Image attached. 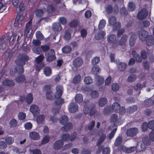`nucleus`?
<instances>
[{"mask_svg":"<svg viewBox=\"0 0 154 154\" xmlns=\"http://www.w3.org/2000/svg\"><path fill=\"white\" fill-rule=\"evenodd\" d=\"M56 92L55 94V97L57 98L55 101V104L57 105H60L64 103V99L63 98H59L62 95L63 91V87L61 86H57L56 88Z\"/></svg>","mask_w":154,"mask_h":154,"instance_id":"f257e3e1","label":"nucleus"},{"mask_svg":"<svg viewBox=\"0 0 154 154\" xmlns=\"http://www.w3.org/2000/svg\"><path fill=\"white\" fill-rule=\"evenodd\" d=\"M29 59V57L26 55L23 54H20L18 56L15 63L19 66H23L25 64V62L28 61Z\"/></svg>","mask_w":154,"mask_h":154,"instance_id":"f03ea898","label":"nucleus"},{"mask_svg":"<svg viewBox=\"0 0 154 154\" xmlns=\"http://www.w3.org/2000/svg\"><path fill=\"white\" fill-rule=\"evenodd\" d=\"M51 85H47L44 86L43 90L46 92V96L49 100H52L53 98V93L51 89Z\"/></svg>","mask_w":154,"mask_h":154,"instance_id":"7ed1b4c3","label":"nucleus"},{"mask_svg":"<svg viewBox=\"0 0 154 154\" xmlns=\"http://www.w3.org/2000/svg\"><path fill=\"white\" fill-rule=\"evenodd\" d=\"M139 131L138 129L136 128H131L127 129L126 132L127 136L135 137L137 135Z\"/></svg>","mask_w":154,"mask_h":154,"instance_id":"20e7f679","label":"nucleus"},{"mask_svg":"<svg viewBox=\"0 0 154 154\" xmlns=\"http://www.w3.org/2000/svg\"><path fill=\"white\" fill-rule=\"evenodd\" d=\"M23 17L22 15L18 14L17 15L14 26L15 27H20L24 24V21L23 20Z\"/></svg>","mask_w":154,"mask_h":154,"instance_id":"39448f33","label":"nucleus"},{"mask_svg":"<svg viewBox=\"0 0 154 154\" xmlns=\"http://www.w3.org/2000/svg\"><path fill=\"white\" fill-rule=\"evenodd\" d=\"M148 11L145 8H143L140 11L137 15V18L140 20H143L147 16Z\"/></svg>","mask_w":154,"mask_h":154,"instance_id":"423d86ee","label":"nucleus"},{"mask_svg":"<svg viewBox=\"0 0 154 154\" xmlns=\"http://www.w3.org/2000/svg\"><path fill=\"white\" fill-rule=\"evenodd\" d=\"M20 100L22 102L25 101L27 104H30L33 100V95L29 93L26 97L24 96H21L20 97Z\"/></svg>","mask_w":154,"mask_h":154,"instance_id":"0eeeda50","label":"nucleus"},{"mask_svg":"<svg viewBox=\"0 0 154 154\" xmlns=\"http://www.w3.org/2000/svg\"><path fill=\"white\" fill-rule=\"evenodd\" d=\"M138 36L140 39L142 41H144L148 36V33L144 30H141L139 31Z\"/></svg>","mask_w":154,"mask_h":154,"instance_id":"6e6552de","label":"nucleus"},{"mask_svg":"<svg viewBox=\"0 0 154 154\" xmlns=\"http://www.w3.org/2000/svg\"><path fill=\"white\" fill-rule=\"evenodd\" d=\"M29 110L35 116L40 112V110L38 107L35 104H32L30 106Z\"/></svg>","mask_w":154,"mask_h":154,"instance_id":"1a4fd4ad","label":"nucleus"},{"mask_svg":"<svg viewBox=\"0 0 154 154\" xmlns=\"http://www.w3.org/2000/svg\"><path fill=\"white\" fill-rule=\"evenodd\" d=\"M68 109L70 112L74 113L78 110V106L75 103H71L69 105Z\"/></svg>","mask_w":154,"mask_h":154,"instance_id":"9d476101","label":"nucleus"},{"mask_svg":"<svg viewBox=\"0 0 154 154\" xmlns=\"http://www.w3.org/2000/svg\"><path fill=\"white\" fill-rule=\"evenodd\" d=\"M46 11V9L45 8L41 9H36L34 12L35 16L38 17H40L43 15L44 14Z\"/></svg>","mask_w":154,"mask_h":154,"instance_id":"9b49d317","label":"nucleus"},{"mask_svg":"<svg viewBox=\"0 0 154 154\" xmlns=\"http://www.w3.org/2000/svg\"><path fill=\"white\" fill-rule=\"evenodd\" d=\"M73 65L75 67H79L83 63V60L80 57H78L74 60Z\"/></svg>","mask_w":154,"mask_h":154,"instance_id":"f8f14e48","label":"nucleus"},{"mask_svg":"<svg viewBox=\"0 0 154 154\" xmlns=\"http://www.w3.org/2000/svg\"><path fill=\"white\" fill-rule=\"evenodd\" d=\"M63 145V142L61 140L56 141L54 144L53 148L55 150H59L61 149Z\"/></svg>","mask_w":154,"mask_h":154,"instance_id":"ddd939ff","label":"nucleus"},{"mask_svg":"<svg viewBox=\"0 0 154 154\" xmlns=\"http://www.w3.org/2000/svg\"><path fill=\"white\" fill-rule=\"evenodd\" d=\"M29 137L31 139L35 140H38L40 138L38 133L35 131L30 132L29 134Z\"/></svg>","mask_w":154,"mask_h":154,"instance_id":"4468645a","label":"nucleus"},{"mask_svg":"<svg viewBox=\"0 0 154 154\" xmlns=\"http://www.w3.org/2000/svg\"><path fill=\"white\" fill-rule=\"evenodd\" d=\"M2 84L4 86L11 87L14 85L15 82L12 80L6 79L2 82Z\"/></svg>","mask_w":154,"mask_h":154,"instance_id":"2eb2a0df","label":"nucleus"},{"mask_svg":"<svg viewBox=\"0 0 154 154\" xmlns=\"http://www.w3.org/2000/svg\"><path fill=\"white\" fill-rule=\"evenodd\" d=\"M111 122H113L115 125L117 126L120 125L118 115L115 114L112 115L110 118Z\"/></svg>","mask_w":154,"mask_h":154,"instance_id":"dca6fc26","label":"nucleus"},{"mask_svg":"<svg viewBox=\"0 0 154 154\" xmlns=\"http://www.w3.org/2000/svg\"><path fill=\"white\" fill-rule=\"evenodd\" d=\"M73 128V125L70 122H68L61 128V130L64 132L69 131Z\"/></svg>","mask_w":154,"mask_h":154,"instance_id":"f3484780","label":"nucleus"},{"mask_svg":"<svg viewBox=\"0 0 154 154\" xmlns=\"http://www.w3.org/2000/svg\"><path fill=\"white\" fill-rule=\"evenodd\" d=\"M128 38V36L127 35H123L119 42V45L122 46L125 45Z\"/></svg>","mask_w":154,"mask_h":154,"instance_id":"a211bd4d","label":"nucleus"},{"mask_svg":"<svg viewBox=\"0 0 154 154\" xmlns=\"http://www.w3.org/2000/svg\"><path fill=\"white\" fill-rule=\"evenodd\" d=\"M52 29L54 31H60L62 29L61 25L59 23H55L52 26Z\"/></svg>","mask_w":154,"mask_h":154,"instance_id":"6ab92c4d","label":"nucleus"},{"mask_svg":"<svg viewBox=\"0 0 154 154\" xmlns=\"http://www.w3.org/2000/svg\"><path fill=\"white\" fill-rule=\"evenodd\" d=\"M154 38L152 35H149L147 38L146 41V43L147 45L148 46H151L154 44Z\"/></svg>","mask_w":154,"mask_h":154,"instance_id":"aec40b11","label":"nucleus"},{"mask_svg":"<svg viewBox=\"0 0 154 154\" xmlns=\"http://www.w3.org/2000/svg\"><path fill=\"white\" fill-rule=\"evenodd\" d=\"M17 37V41L18 42V39L20 38L19 35H17V33H14L12 35L10 39L9 40L10 44L13 45L14 44V42L16 39Z\"/></svg>","mask_w":154,"mask_h":154,"instance_id":"412c9836","label":"nucleus"},{"mask_svg":"<svg viewBox=\"0 0 154 154\" xmlns=\"http://www.w3.org/2000/svg\"><path fill=\"white\" fill-rule=\"evenodd\" d=\"M116 35L111 34L107 37V40L109 43H112L116 41Z\"/></svg>","mask_w":154,"mask_h":154,"instance_id":"4be33fe9","label":"nucleus"},{"mask_svg":"<svg viewBox=\"0 0 154 154\" xmlns=\"http://www.w3.org/2000/svg\"><path fill=\"white\" fill-rule=\"evenodd\" d=\"M106 137L105 134H102L100 136L99 138L98 139L97 143V145L99 146L104 141Z\"/></svg>","mask_w":154,"mask_h":154,"instance_id":"5701e85b","label":"nucleus"},{"mask_svg":"<svg viewBox=\"0 0 154 154\" xmlns=\"http://www.w3.org/2000/svg\"><path fill=\"white\" fill-rule=\"evenodd\" d=\"M51 52L52 55L48 56V57L46 59L47 61L48 62L52 61L56 59L55 52L54 50H51Z\"/></svg>","mask_w":154,"mask_h":154,"instance_id":"b1692460","label":"nucleus"},{"mask_svg":"<svg viewBox=\"0 0 154 154\" xmlns=\"http://www.w3.org/2000/svg\"><path fill=\"white\" fill-rule=\"evenodd\" d=\"M15 80L17 82L21 83L24 82L26 79L24 75H21L17 77Z\"/></svg>","mask_w":154,"mask_h":154,"instance_id":"393cba45","label":"nucleus"},{"mask_svg":"<svg viewBox=\"0 0 154 154\" xmlns=\"http://www.w3.org/2000/svg\"><path fill=\"white\" fill-rule=\"evenodd\" d=\"M75 100L76 103H80L83 101V96L80 94H79L76 95Z\"/></svg>","mask_w":154,"mask_h":154,"instance_id":"a878e982","label":"nucleus"},{"mask_svg":"<svg viewBox=\"0 0 154 154\" xmlns=\"http://www.w3.org/2000/svg\"><path fill=\"white\" fill-rule=\"evenodd\" d=\"M136 36L135 35H132L131 37L129 40V44L131 47H133L135 43Z\"/></svg>","mask_w":154,"mask_h":154,"instance_id":"bb28decb","label":"nucleus"},{"mask_svg":"<svg viewBox=\"0 0 154 154\" xmlns=\"http://www.w3.org/2000/svg\"><path fill=\"white\" fill-rule=\"evenodd\" d=\"M68 121V117L65 116H62L59 119V122L62 125H64Z\"/></svg>","mask_w":154,"mask_h":154,"instance_id":"cd10ccee","label":"nucleus"},{"mask_svg":"<svg viewBox=\"0 0 154 154\" xmlns=\"http://www.w3.org/2000/svg\"><path fill=\"white\" fill-rule=\"evenodd\" d=\"M111 108L113 110L117 112L119 111V109L120 108V105L119 103L114 102L112 104Z\"/></svg>","mask_w":154,"mask_h":154,"instance_id":"c85d7f7f","label":"nucleus"},{"mask_svg":"<svg viewBox=\"0 0 154 154\" xmlns=\"http://www.w3.org/2000/svg\"><path fill=\"white\" fill-rule=\"evenodd\" d=\"M95 124V121L93 120L88 125L86 126L85 127V130L86 131L92 130Z\"/></svg>","mask_w":154,"mask_h":154,"instance_id":"c756f323","label":"nucleus"},{"mask_svg":"<svg viewBox=\"0 0 154 154\" xmlns=\"http://www.w3.org/2000/svg\"><path fill=\"white\" fill-rule=\"evenodd\" d=\"M107 102V99L105 97L101 98L98 101L99 105L100 106H105Z\"/></svg>","mask_w":154,"mask_h":154,"instance_id":"7c9ffc66","label":"nucleus"},{"mask_svg":"<svg viewBox=\"0 0 154 154\" xmlns=\"http://www.w3.org/2000/svg\"><path fill=\"white\" fill-rule=\"evenodd\" d=\"M81 77L79 74H78L75 76L72 80V82L74 84H76L79 83L81 81Z\"/></svg>","mask_w":154,"mask_h":154,"instance_id":"2f4dec72","label":"nucleus"},{"mask_svg":"<svg viewBox=\"0 0 154 154\" xmlns=\"http://www.w3.org/2000/svg\"><path fill=\"white\" fill-rule=\"evenodd\" d=\"M105 35L106 33L104 32L101 31L98 33L95 36V37L97 39L99 40L103 38Z\"/></svg>","mask_w":154,"mask_h":154,"instance_id":"473e14b6","label":"nucleus"},{"mask_svg":"<svg viewBox=\"0 0 154 154\" xmlns=\"http://www.w3.org/2000/svg\"><path fill=\"white\" fill-rule=\"evenodd\" d=\"M62 50L63 53L67 54L70 52L72 51V48L69 46H66L62 48Z\"/></svg>","mask_w":154,"mask_h":154,"instance_id":"72a5a7b5","label":"nucleus"},{"mask_svg":"<svg viewBox=\"0 0 154 154\" xmlns=\"http://www.w3.org/2000/svg\"><path fill=\"white\" fill-rule=\"evenodd\" d=\"M127 65L123 63H120L118 65V69L119 70L122 71L125 70L126 68Z\"/></svg>","mask_w":154,"mask_h":154,"instance_id":"f704fd0d","label":"nucleus"},{"mask_svg":"<svg viewBox=\"0 0 154 154\" xmlns=\"http://www.w3.org/2000/svg\"><path fill=\"white\" fill-rule=\"evenodd\" d=\"M70 135L68 134H62L61 136V138L62 141L67 142L69 140Z\"/></svg>","mask_w":154,"mask_h":154,"instance_id":"c9c22d12","label":"nucleus"},{"mask_svg":"<svg viewBox=\"0 0 154 154\" xmlns=\"http://www.w3.org/2000/svg\"><path fill=\"white\" fill-rule=\"evenodd\" d=\"M45 118V117L44 115H39L37 117L36 121L38 123H42L44 121Z\"/></svg>","mask_w":154,"mask_h":154,"instance_id":"e433bc0d","label":"nucleus"},{"mask_svg":"<svg viewBox=\"0 0 154 154\" xmlns=\"http://www.w3.org/2000/svg\"><path fill=\"white\" fill-rule=\"evenodd\" d=\"M106 12L108 14H111L113 11L112 6L110 5H107L105 7Z\"/></svg>","mask_w":154,"mask_h":154,"instance_id":"4c0bfd02","label":"nucleus"},{"mask_svg":"<svg viewBox=\"0 0 154 154\" xmlns=\"http://www.w3.org/2000/svg\"><path fill=\"white\" fill-rule=\"evenodd\" d=\"M5 140L7 144L11 145L14 143V139L13 137L9 136L6 138Z\"/></svg>","mask_w":154,"mask_h":154,"instance_id":"58836bf2","label":"nucleus"},{"mask_svg":"<svg viewBox=\"0 0 154 154\" xmlns=\"http://www.w3.org/2000/svg\"><path fill=\"white\" fill-rule=\"evenodd\" d=\"M137 109V106L136 105H134L129 107L127 109V112L129 113H131L136 111Z\"/></svg>","mask_w":154,"mask_h":154,"instance_id":"ea45409f","label":"nucleus"},{"mask_svg":"<svg viewBox=\"0 0 154 154\" xmlns=\"http://www.w3.org/2000/svg\"><path fill=\"white\" fill-rule=\"evenodd\" d=\"M84 82L86 84H90L93 82V80L91 76H88L85 78Z\"/></svg>","mask_w":154,"mask_h":154,"instance_id":"a19ab883","label":"nucleus"},{"mask_svg":"<svg viewBox=\"0 0 154 154\" xmlns=\"http://www.w3.org/2000/svg\"><path fill=\"white\" fill-rule=\"evenodd\" d=\"M71 35L69 30L68 29H66L64 36V38L66 40H68L71 38Z\"/></svg>","mask_w":154,"mask_h":154,"instance_id":"79ce46f5","label":"nucleus"},{"mask_svg":"<svg viewBox=\"0 0 154 154\" xmlns=\"http://www.w3.org/2000/svg\"><path fill=\"white\" fill-rule=\"evenodd\" d=\"M79 22L77 20H73L69 23V26L71 27H75L78 26Z\"/></svg>","mask_w":154,"mask_h":154,"instance_id":"37998d69","label":"nucleus"},{"mask_svg":"<svg viewBox=\"0 0 154 154\" xmlns=\"http://www.w3.org/2000/svg\"><path fill=\"white\" fill-rule=\"evenodd\" d=\"M45 74L47 76L50 75L52 73L51 70L49 67H45L44 69Z\"/></svg>","mask_w":154,"mask_h":154,"instance_id":"c03bdc74","label":"nucleus"},{"mask_svg":"<svg viewBox=\"0 0 154 154\" xmlns=\"http://www.w3.org/2000/svg\"><path fill=\"white\" fill-rule=\"evenodd\" d=\"M109 23L111 25H114L116 23V19L115 17L112 16L109 19Z\"/></svg>","mask_w":154,"mask_h":154,"instance_id":"a18cd8bd","label":"nucleus"},{"mask_svg":"<svg viewBox=\"0 0 154 154\" xmlns=\"http://www.w3.org/2000/svg\"><path fill=\"white\" fill-rule=\"evenodd\" d=\"M95 107V106L94 104H92L90 106L89 115L90 116H92L95 114L96 112Z\"/></svg>","mask_w":154,"mask_h":154,"instance_id":"49530a36","label":"nucleus"},{"mask_svg":"<svg viewBox=\"0 0 154 154\" xmlns=\"http://www.w3.org/2000/svg\"><path fill=\"white\" fill-rule=\"evenodd\" d=\"M128 10L131 11H133L135 10L136 8V5L134 3L131 2L129 3L128 5Z\"/></svg>","mask_w":154,"mask_h":154,"instance_id":"de8ad7c7","label":"nucleus"},{"mask_svg":"<svg viewBox=\"0 0 154 154\" xmlns=\"http://www.w3.org/2000/svg\"><path fill=\"white\" fill-rule=\"evenodd\" d=\"M9 125L11 127H16L17 125V121L15 119H13L10 121Z\"/></svg>","mask_w":154,"mask_h":154,"instance_id":"09e8293b","label":"nucleus"},{"mask_svg":"<svg viewBox=\"0 0 154 154\" xmlns=\"http://www.w3.org/2000/svg\"><path fill=\"white\" fill-rule=\"evenodd\" d=\"M148 127L152 131H154V120L150 121L147 123Z\"/></svg>","mask_w":154,"mask_h":154,"instance_id":"8fccbe9b","label":"nucleus"},{"mask_svg":"<svg viewBox=\"0 0 154 154\" xmlns=\"http://www.w3.org/2000/svg\"><path fill=\"white\" fill-rule=\"evenodd\" d=\"M44 59V57L43 56L40 55L35 58V61L38 65H39V63L43 60Z\"/></svg>","mask_w":154,"mask_h":154,"instance_id":"3c124183","label":"nucleus"},{"mask_svg":"<svg viewBox=\"0 0 154 154\" xmlns=\"http://www.w3.org/2000/svg\"><path fill=\"white\" fill-rule=\"evenodd\" d=\"M136 79V76L134 74H131L129 76L127 79V81L129 82H132L134 81Z\"/></svg>","mask_w":154,"mask_h":154,"instance_id":"603ef678","label":"nucleus"},{"mask_svg":"<svg viewBox=\"0 0 154 154\" xmlns=\"http://www.w3.org/2000/svg\"><path fill=\"white\" fill-rule=\"evenodd\" d=\"M91 95L92 98H96L98 97L99 95V92L97 91H93L91 92Z\"/></svg>","mask_w":154,"mask_h":154,"instance_id":"864d4df0","label":"nucleus"},{"mask_svg":"<svg viewBox=\"0 0 154 154\" xmlns=\"http://www.w3.org/2000/svg\"><path fill=\"white\" fill-rule=\"evenodd\" d=\"M106 23V21L102 19L101 20L98 26L99 29L100 30L102 29V28L105 26Z\"/></svg>","mask_w":154,"mask_h":154,"instance_id":"5fc2aeb1","label":"nucleus"},{"mask_svg":"<svg viewBox=\"0 0 154 154\" xmlns=\"http://www.w3.org/2000/svg\"><path fill=\"white\" fill-rule=\"evenodd\" d=\"M58 21L60 23L63 25H65L67 23V20L64 17H61L59 18Z\"/></svg>","mask_w":154,"mask_h":154,"instance_id":"6e6d98bb","label":"nucleus"},{"mask_svg":"<svg viewBox=\"0 0 154 154\" xmlns=\"http://www.w3.org/2000/svg\"><path fill=\"white\" fill-rule=\"evenodd\" d=\"M122 141V138L121 137H118L115 141V145L116 146H119Z\"/></svg>","mask_w":154,"mask_h":154,"instance_id":"4d7b16f0","label":"nucleus"},{"mask_svg":"<svg viewBox=\"0 0 154 154\" xmlns=\"http://www.w3.org/2000/svg\"><path fill=\"white\" fill-rule=\"evenodd\" d=\"M26 115L25 113L22 112H20L18 115V119L20 120H23L25 119Z\"/></svg>","mask_w":154,"mask_h":154,"instance_id":"13d9d810","label":"nucleus"},{"mask_svg":"<svg viewBox=\"0 0 154 154\" xmlns=\"http://www.w3.org/2000/svg\"><path fill=\"white\" fill-rule=\"evenodd\" d=\"M133 57L135 59L136 62L138 63L141 62H142V58L140 57L139 55L137 54H135L133 55Z\"/></svg>","mask_w":154,"mask_h":154,"instance_id":"bf43d9fd","label":"nucleus"},{"mask_svg":"<svg viewBox=\"0 0 154 154\" xmlns=\"http://www.w3.org/2000/svg\"><path fill=\"white\" fill-rule=\"evenodd\" d=\"M143 143L144 146H148L150 145V142L148 138L145 137L143 139Z\"/></svg>","mask_w":154,"mask_h":154,"instance_id":"052dcab7","label":"nucleus"},{"mask_svg":"<svg viewBox=\"0 0 154 154\" xmlns=\"http://www.w3.org/2000/svg\"><path fill=\"white\" fill-rule=\"evenodd\" d=\"M112 89L114 91H118L119 88V84L116 83H113L112 85Z\"/></svg>","mask_w":154,"mask_h":154,"instance_id":"680f3d73","label":"nucleus"},{"mask_svg":"<svg viewBox=\"0 0 154 154\" xmlns=\"http://www.w3.org/2000/svg\"><path fill=\"white\" fill-rule=\"evenodd\" d=\"M144 105L146 106H150L152 105V99H150L146 100L144 101Z\"/></svg>","mask_w":154,"mask_h":154,"instance_id":"e2e57ef3","label":"nucleus"},{"mask_svg":"<svg viewBox=\"0 0 154 154\" xmlns=\"http://www.w3.org/2000/svg\"><path fill=\"white\" fill-rule=\"evenodd\" d=\"M100 70L98 66H94L92 68L91 72L94 74H96L99 72Z\"/></svg>","mask_w":154,"mask_h":154,"instance_id":"0e129e2a","label":"nucleus"},{"mask_svg":"<svg viewBox=\"0 0 154 154\" xmlns=\"http://www.w3.org/2000/svg\"><path fill=\"white\" fill-rule=\"evenodd\" d=\"M36 36L37 39L40 40L44 39V36L42 33L39 31H38L36 33Z\"/></svg>","mask_w":154,"mask_h":154,"instance_id":"69168bd1","label":"nucleus"},{"mask_svg":"<svg viewBox=\"0 0 154 154\" xmlns=\"http://www.w3.org/2000/svg\"><path fill=\"white\" fill-rule=\"evenodd\" d=\"M50 137L48 136H45L43 139L42 141V144H45L48 143L50 140Z\"/></svg>","mask_w":154,"mask_h":154,"instance_id":"338daca9","label":"nucleus"},{"mask_svg":"<svg viewBox=\"0 0 154 154\" xmlns=\"http://www.w3.org/2000/svg\"><path fill=\"white\" fill-rule=\"evenodd\" d=\"M96 79L97 81V83L99 85H101L103 83L104 79L103 77L99 76H97Z\"/></svg>","mask_w":154,"mask_h":154,"instance_id":"774afa93","label":"nucleus"}]
</instances>
